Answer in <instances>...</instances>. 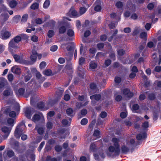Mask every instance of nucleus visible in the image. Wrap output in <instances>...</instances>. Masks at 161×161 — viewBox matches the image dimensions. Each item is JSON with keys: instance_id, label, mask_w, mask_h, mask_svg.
I'll use <instances>...</instances> for the list:
<instances>
[{"instance_id": "nucleus-8", "label": "nucleus", "mask_w": 161, "mask_h": 161, "mask_svg": "<svg viewBox=\"0 0 161 161\" xmlns=\"http://www.w3.org/2000/svg\"><path fill=\"white\" fill-rule=\"evenodd\" d=\"M44 118L42 114L40 112L35 114L31 120L34 122L36 123L39 121L40 119H42Z\"/></svg>"}, {"instance_id": "nucleus-52", "label": "nucleus", "mask_w": 161, "mask_h": 161, "mask_svg": "<svg viewBox=\"0 0 161 161\" xmlns=\"http://www.w3.org/2000/svg\"><path fill=\"white\" fill-rule=\"evenodd\" d=\"M58 49V47L57 46L54 45L51 47L50 50L52 52H55Z\"/></svg>"}, {"instance_id": "nucleus-34", "label": "nucleus", "mask_w": 161, "mask_h": 161, "mask_svg": "<svg viewBox=\"0 0 161 161\" xmlns=\"http://www.w3.org/2000/svg\"><path fill=\"white\" fill-rule=\"evenodd\" d=\"M31 77V74L29 72H28L27 73L25 74V80L26 82L28 81Z\"/></svg>"}, {"instance_id": "nucleus-41", "label": "nucleus", "mask_w": 161, "mask_h": 161, "mask_svg": "<svg viewBox=\"0 0 161 161\" xmlns=\"http://www.w3.org/2000/svg\"><path fill=\"white\" fill-rule=\"evenodd\" d=\"M50 4V2L49 0H46L43 4V8H47Z\"/></svg>"}, {"instance_id": "nucleus-9", "label": "nucleus", "mask_w": 161, "mask_h": 161, "mask_svg": "<svg viewBox=\"0 0 161 161\" xmlns=\"http://www.w3.org/2000/svg\"><path fill=\"white\" fill-rule=\"evenodd\" d=\"M31 71L33 73L36 74V78L39 80H40V81H42L43 82L45 80V78L43 77H41V75L40 73L37 71L36 68H33L32 69Z\"/></svg>"}, {"instance_id": "nucleus-57", "label": "nucleus", "mask_w": 161, "mask_h": 161, "mask_svg": "<svg viewBox=\"0 0 161 161\" xmlns=\"http://www.w3.org/2000/svg\"><path fill=\"white\" fill-rule=\"evenodd\" d=\"M87 122V119H86L84 118L81 120V124L82 125H86Z\"/></svg>"}, {"instance_id": "nucleus-22", "label": "nucleus", "mask_w": 161, "mask_h": 161, "mask_svg": "<svg viewBox=\"0 0 161 161\" xmlns=\"http://www.w3.org/2000/svg\"><path fill=\"white\" fill-rule=\"evenodd\" d=\"M127 7L131 11H133L136 9L135 6L130 2H128L127 3Z\"/></svg>"}, {"instance_id": "nucleus-12", "label": "nucleus", "mask_w": 161, "mask_h": 161, "mask_svg": "<svg viewBox=\"0 0 161 161\" xmlns=\"http://www.w3.org/2000/svg\"><path fill=\"white\" fill-rule=\"evenodd\" d=\"M1 38L3 39H6L10 37L11 34L7 31H2L1 32Z\"/></svg>"}, {"instance_id": "nucleus-13", "label": "nucleus", "mask_w": 161, "mask_h": 161, "mask_svg": "<svg viewBox=\"0 0 161 161\" xmlns=\"http://www.w3.org/2000/svg\"><path fill=\"white\" fill-rule=\"evenodd\" d=\"M11 71L14 74L19 75L21 73V69L19 66L15 65L12 68Z\"/></svg>"}, {"instance_id": "nucleus-47", "label": "nucleus", "mask_w": 161, "mask_h": 161, "mask_svg": "<svg viewBox=\"0 0 161 161\" xmlns=\"http://www.w3.org/2000/svg\"><path fill=\"white\" fill-rule=\"evenodd\" d=\"M114 96L115 97V100L117 101L118 102L120 101L122 98V97L121 96L117 95V94H114Z\"/></svg>"}, {"instance_id": "nucleus-29", "label": "nucleus", "mask_w": 161, "mask_h": 161, "mask_svg": "<svg viewBox=\"0 0 161 161\" xmlns=\"http://www.w3.org/2000/svg\"><path fill=\"white\" fill-rule=\"evenodd\" d=\"M88 102L86 101L84 103H83V102L82 103H77L76 107L78 108H80L81 107H83L86 106L88 104Z\"/></svg>"}, {"instance_id": "nucleus-24", "label": "nucleus", "mask_w": 161, "mask_h": 161, "mask_svg": "<svg viewBox=\"0 0 161 161\" xmlns=\"http://www.w3.org/2000/svg\"><path fill=\"white\" fill-rule=\"evenodd\" d=\"M147 137V134L145 133L140 134L136 136V138L138 140H141L142 139H144Z\"/></svg>"}, {"instance_id": "nucleus-44", "label": "nucleus", "mask_w": 161, "mask_h": 161, "mask_svg": "<svg viewBox=\"0 0 161 161\" xmlns=\"http://www.w3.org/2000/svg\"><path fill=\"white\" fill-rule=\"evenodd\" d=\"M54 34V31L52 30H49L47 33V36L49 38L52 37Z\"/></svg>"}, {"instance_id": "nucleus-39", "label": "nucleus", "mask_w": 161, "mask_h": 161, "mask_svg": "<svg viewBox=\"0 0 161 161\" xmlns=\"http://www.w3.org/2000/svg\"><path fill=\"white\" fill-rule=\"evenodd\" d=\"M73 48V47H71V46H68L67 47V51L69 52V56L71 55L72 56L73 54V52L72 51V49Z\"/></svg>"}, {"instance_id": "nucleus-19", "label": "nucleus", "mask_w": 161, "mask_h": 161, "mask_svg": "<svg viewBox=\"0 0 161 161\" xmlns=\"http://www.w3.org/2000/svg\"><path fill=\"white\" fill-rule=\"evenodd\" d=\"M8 84L6 80L4 78H0V89L5 86Z\"/></svg>"}, {"instance_id": "nucleus-43", "label": "nucleus", "mask_w": 161, "mask_h": 161, "mask_svg": "<svg viewBox=\"0 0 161 161\" xmlns=\"http://www.w3.org/2000/svg\"><path fill=\"white\" fill-rule=\"evenodd\" d=\"M65 19H68L69 20H70V19H69L67 18H66L65 17H63V19L62 20H59L58 21V23L59 25H61V24H63L64 23V20Z\"/></svg>"}, {"instance_id": "nucleus-64", "label": "nucleus", "mask_w": 161, "mask_h": 161, "mask_svg": "<svg viewBox=\"0 0 161 161\" xmlns=\"http://www.w3.org/2000/svg\"><path fill=\"white\" fill-rule=\"evenodd\" d=\"M62 149V147L61 146L59 145H57L55 147V150L57 152H60Z\"/></svg>"}, {"instance_id": "nucleus-20", "label": "nucleus", "mask_w": 161, "mask_h": 161, "mask_svg": "<svg viewBox=\"0 0 161 161\" xmlns=\"http://www.w3.org/2000/svg\"><path fill=\"white\" fill-rule=\"evenodd\" d=\"M15 123V120L14 119L12 118H8L7 121V124L9 125V127H12L14 125V124Z\"/></svg>"}, {"instance_id": "nucleus-62", "label": "nucleus", "mask_w": 161, "mask_h": 161, "mask_svg": "<svg viewBox=\"0 0 161 161\" xmlns=\"http://www.w3.org/2000/svg\"><path fill=\"white\" fill-rule=\"evenodd\" d=\"M107 115V114L105 112H102L100 115V117L102 118H105Z\"/></svg>"}, {"instance_id": "nucleus-10", "label": "nucleus", "mask_w": 161, "mask_h": 161, "mask_svg": "<svg viewBox=\"0 0 161 161\" xmlns=\"http://www.w3.org/2000/svg\"><path fill=\"white\" fill-rule=\"evenodd\" d=\"M68 14L70 16L78 17L80 16L79 14L73 7L71 8Z\"/></svg>"}, {"instance_id": "nucleus-53", "label": "nucleus", "mask_w": 161, "mask_h": 161, "mask_svg": "<svg viewBox=\"0 0 161 161\" xmlns=\"http://www.w3.org/2000/svg\"><path fill=\"white\" fill-rule=\"evenodd\" d=\"M147 36V33L145 32H142L140 34V37L142 39H145Z\"/></svg>"}, {"instance_id": "nucleus-45", "label": "nucleus", "mask_w": 161, "mask_h": 161, "mask_svg": "<svg viewBox=\"0 0 161 161\" xmlns=\"http://www.w3.org/2000/svg\"><path fill=\"white\" fill-rule=\"evenodd\" d=\"M66 112L68 115H71L73 113V111L72 108H69L66 110Z\"/></svg>"}, {"instance_id": "nucleus-28", "label": "nucleus", "mask_w": 161, "mask_h": 161, "mask_svg": "<svg viewBox=\"0 0 161 161\" xmlns=\"http://www.w3.org/2000/svg\"><path fill=\"white\" fill-rule=\"evenodd\" d=\"M44 104L43 102L39 103L37 105V107L38 108L42 110H45L47 109L48 108H44Z\"/></svg>"}, {"instance_id": "nucleus-21", "label": "nucleus", "mask_w": 161, "mask_h": 161, "mask_svg": "<svg viewBox=\"0 0 161 161\" xmlns=\"http://www.w3.org/2000/svg\"><path fill=\"white\" fill-rule=\"evenodd\" d=\"M37 54V53L36 51L34 50L32 51L31 56V59L32 61L35 62L36 61Z\"/></svg>"}, {"instance_id": "nucleus-31", "label": "nucleus", "mask_w": 161, "mask_h": 161, "mask_svg": "<svg viewBox=\"0 0 161 161\" xmlns=\"http://www.w3.org/2000/svg\"><path fill=\"white\" fill-rule=\"evenodd\" d=\"M93 136L97 138H99L100 137V131L97 130H95L94 131Z\"/></svg>"}, {"instance_id": "nucleus-4", "label": "nucleus", "mask_w": 161, "mask_h": 161, "mask_svg": "<svg viewBox=\"0 0 161 161\" xmlns=\"http://www.w3.org/2000/svg\"><path fill=\"white\" fill-rule=\"evenodd\" d=\"M22 125L21 124L18 125L16 127L14 131V136L17 138H19L23 133V130L21 128Z\"/></svg>"}, {"instance_id": "nucleus-55", "label": "nucleus", "mask_w": 161, "mask_h": 161, "mask_svg": "<svg viewBox=\"0 0 161 161\" xmlns=\"http://www.w3.org/2000/svg\"><path fill=\"white\" fill-rule=\"evenodd\" d=\"M85 53V50H84V47L83 46L80 47V54L81 55H84Z\"/></svg>"}, {"instance_id": "nucleus-37", "label": "nucleus", "mask_w": 161, "mask_h": 161, "mask_svg": "<svg viewBox=\"0 0 161 161\" xmlns=\"http://www.w3.org/2000/svg\"><path fill=\"white\" fill-rule=\"evenodd\" d=\"M55 22L53 20H50L48 24V26L51 29H53L55 26Z\"/></svg>"}, {"instance_id": "nucleus-15", "label": "nucleus", "mask_w": 161, "mask_h": 161, "mask_svg": "<svg viewBox=\"0 0 161 161\" xmlns=\"http://www.w3.org/2000/svg\"><path fill=\"white\" fill-rule=\"evenodd\" d=\"M97 67V63L94 61H91L89 64V68L91 71H95Z\"/></svg>"}, {"instance_id": "nucleus-33", "label": "nucleus", "mask_w": 161, "mask_h": 161, "mask_svg": "<svg viewBox=\"0 0 161 161\" xmlns=\"http://www.w3.org/2000/svg\"><path fill=\"white\" fill-rule=\"evenodd\" d=\"M67 34L68 36L72 37L74 35V32L72 29H69L67 31Z\"/></svg>"}, {"instance_id": "nucleus-11", "label": "nucleus", "mask_w": 161, "mask_h": 161, "mask_svg": "<svg viewBox=\"0 0 161 161\" xmlns=\"http://www.w3.org/2000/svg\"><path fill=\"white\" fill-rule=\"evenodd\" d=\"M22 38H26L27 36L25 34H21L19 36H16L13 40L15 42L18 43L21 41Z\"/></svg>"}, {"instance_id": "nucleus-58", "label": "nucleus", "mask_w": 161, "mask_h": 161, "mask_svg": "<svg viewBox=\"0 0 161 161\" xmlns=\"http://www.w3.org/2000/svg\"><path fill=\"white\" fill-rule=\"evenodd\" d=\"M154 3H151L148 4L147 6V8L149 10L152 9L154 6Z\"/></svg>"}, {"instance_id": "nucleus-46", "label": "nucleus", "mask_w": 161, "mask_h": 161, "mask_svg": "<svg viewBox=\"0 0 161 161\" xmlns=\"http://www.w3.org/2000/svg\"><path fill=\"white\" fill-rule=\"evenodd\" d=\"M139 108V106L138 104H136L134 105L132 108L133 111L134 112H136V111Z\"/></svg>"}, {"instance_id": "nucleus-36", "label": "nucleus", "mask_w": 161, "mask_h": 161, "mask_svg": "<svg viewBox=\"0 0 161 161\" xmlns=\"http://www.w3.org/2000/svg\"><path fill=\"white\" fill-rule=\"evenodd\" d=\"M66 28L64 26H60L59 28V33H64L66 31Z\"/></svg>"}, {"instance_id": "nucleus-14", "label": "nucleus", "mask_w": 161, "mask_h": 161, "mask_svg": "<svg viewBox=\"0 0 161 161\" xmlns=\"http://www.w3.org/2000/svg\"><path fill=\"white\" fill-rule=\"evenodd\" d=\"M97 91V89L96 84L94 83L91 84L90 85V89L89 90L90 94H92Z\"/></svg>"}, {"instance_id": "nucleus-40", "label": "nucleus", "mask_w": 161, "mask_h": 161, "mask_svg": "<svg viewBox=\"0 0 161 161\" xmlns=\"http://www.w3.org/2000/svg\"><path fill=\"white\" fill-rule=\"evenodd\" d=\"M85 61V58L83 57L80 58L79 60V64L80 65H82L84 64Z\"/></svg>"}, {"instance_id": "nucleus-63", "label": "nucleus", "mask_w": 161, "mask_h": 161, "mask_svg": "<svg viewBox=\"0 0 161 161\" xmlns=\"http://www.w3.org/2000/svg\"><path fill=\"white\" fill-rule=\"evenodd\" d=\"M14 76L12 74L8 75V79L9 81H12L13 80Z\"/></svg>"}, {"instance_id": "nucleus-25", "label": "nucleus", "mask_w": 161, "mask_h": 161, "mask_svg": "<svg viewBox=\"0 0 161 161\" xmlns=\"http://www.w3.org/2000/svg\"><path fill=\"white\" fill-rule=\"evenodd\" d=\"M43 73L44 75L47 76H51L54 75V74L53 73L51 70L50 69H47L45 70Z\"/></svg>"}, {"instance_id": "nucleus-32", "label": "nucleus", "mask_w": 161, "mask_h": 161, "mask_svg": "<svg viewBox=\"0 0 161 161\" xmlns=\"http://www.w3.org/2000/svg\"><path fill=\"white\" fill-rule=\"evenodd\" d=\"M142 31V30L140 27H136L133 32V35H136L138 34L140 32Z\"/></svg>"}, {"instance_id": "nucleus-56", "label": "nucleus", "mask_w": 161, "mask_h": 161, "mask_svg": "<svg viewBox=\"0 0 161 161\" xmlns=\"http://www.w3.org/2000/svg\"><path fill=\"white\" fill-rule=\"evenodd\" d=\"M118 55L122 56L125 53V51L122 49H120L117 51Z\"/></svg>"}, {"instance_id": "nucleus-42", "label": "nucleus", "mask_w": 161, "mask_h": 161, "mask_svg": "<svg viewBox=\"0 0 161 161\" xmlns=\"http://www.w3.org/2000/svg\"><path fill=\"white\" fill-rule=\"evenodd\" d=\"M86 9L84 7H80V16L84 14L86 11Z\"/></svg>"}, {"instance_id": "nucleus-50", "label": "nucleus", "mask_w": 161, "mask_h": 161, "mask_svg": "<svg viewBox=\"0 0 161 161\" xmlns=\"http://www.w3.org/2000/svg\"><path fill=\"white\" fill-rule=\"evenodd\" d=\"M28 18V15L27 14H24L22 17L21 21L24 22L26 21L27 20Z\"/></svg>"}, {"instance_id": "nucleus-6", "label": "nucleus", "mask_w": 161, "mask_h": 161, "mask_svg": "<svg viewBox=\"0 0 161 161\" xmlns=\"http://www.w3.org/2000/svg\"><path fill=\"white\" fill-rule=\"evenodd\" d=\"M25 115L28 119H31L32 115V112L34 111V109L31 108H26L24 109Z\"/></svg>"}, {"instance_id": "nucleus-51", "label": "nucleus", "mask_w": 161, "mask_h": 161, "mask_svg": "<svg viewBox=\"0 0 161 161\" xmlns=\"http://www.w3.org/2000/svg\"><path fill=\"white\" fill-rule=\"evenodd\" d=\"M54 114V111H51L49 112L47 114V118L48 119H49L50 117L53 116Z\"/></svg>"}, {"instance_id": "nucleus-23", "label": "nucleus", "mask_w": 161, "mask_h": 161, "mask_svg": "<svg viewBox=\"0 0 161 161\" xmlns=\"http://www.w3.org/2000/svg\"><path fill=\"white\" fill-rule=\"evenodd\" d=\"M130 147H129L126 144V146L125 145H123L121 147V152L122 153H126L128 152L129 150Z\"/></svg>"}, {"instance_id": "nucleus-27", "label": "nucleus", "mask_w": 161, "mask_h": 161, "mask_svg": "<svg viewBox=\"0 0 161 161\" xmlns=\"http://www.w3.org/2000/svg\"><path fill=\"white\" fill-rule=\"evenodd\" d=\"M5 154H7L9 158L12 157L14 155L13 151L11 150H8L7 152L5 151L3 153L4 155Z\"/></svg>"}, {"instance_id": "nucleus-30", "label": "nucleus", "mask_w": 161, "mask_h": 161, "mask_svg": "<svg viewBox=\"0 0 161 161\" xmlns=\"http://www.w3.org/2000/svg\"><path fill=\"white\" fill-rule=\"evenodd\" d=\"M13 57L15 60V61L17 62L20 63H22V59L19 56L17 55H14L13 56Z\"/></svg>"}, {"instance_id": "nucleus-48", "label": "nucleus", "mask_w": 161, "mask_h": 161, "mask_svg": "<svg viewBox=\"0 0 161 161\" xmlns=\"http://www.w3.org/2000/svg\"><path fill=\"white\" fill-rule=\"evenodd\" d=\"M135 142V141L134 139H131L130 141H128L127 142V145L130 147Z\"/></svg>"}, {"instance_id": "nucleus-3", "label": "nucleus", "mask_w": 161, "mask_h": 161, "mask_svg": "<svg viewBox=\"0 0 161 161\" xmlns=\"http://www.w3.org/2000/svg\"><path fill=\"white\" fill-rule=\"evenodd\" d=\"M12 128L11 127L3 126L1 128V131L3 134V136L4 140L6 139L9 136Z\"/></svg>"}, {"instance_id": "nucleus-7", "label": "nucleus", "mask_w": 161, "mask_h": 161, "mask_svg": "<svg viewBox=\"0 0 161 161\" xmlns=\"http://www.w3.org/2000/svg\"><path fill=\"white\" fill-rule=\"evenodd\" d=\"M16 43L13 40H11L8 44L9 51L12 53L13 51V49H16L19 48V47L16 45Z\"/></svg>"}, {"instance_id": "nucleus-38", "label": "nucleus", "mask_w": 161, "mask_h": 161, "mask_svg": "<svg viewBox=\"0 0 161 161\" xmlns=\"http://www.w3.org/2000/svg\"><path fill=\"white\" fill-rule=\"evenodd\" d=\"M35 129H37L38 133L40 134H43L44 131V129L43 127H39L38 128V126H36Z\"/></svg>"}, {"instance_id": "nucleus-18", "label": "nucleus", "mask_w": 161, "mask_h": 161, "mask_svg": "<svg viewBox=\"0 0 161 161\" xmlns=\"http://www.w3.org/2000/svg\"><path fill=\"white\" fill-rule=\"evenodd\" d=\"M62 158L60 157H58L56 158H52L50 156H47L46 159V161H61Z\"/></svg>"}, {"instance_id": "nucleus-2", "label": "nucleus", "mask_w": 161, "mask_h": 161, "mask_svg": "<svg viewBox=\"0 0 161 161\" xmlns=\"http://www.w3.org/2000/svg\"><path fill=\"white\" fill-rule=\"evenodd\" d=\"M98 142L92 143L90 146V149L92 151L94 152L93 155L95 159L98 161H101L103 159L105 155L104 151L102 149H99L96 150Z\"/></svg>"}, {"instance_id": "nucleus-61", "label": "nucleus", "mask_w": 161, "mask_h": 161, "mask_svg": "<svg viewBox=\"0 0 161 161\" xmlns=\"http://www.w3.org/2000/svg\"><path fill=\"white\" fill-rule=\"evenodd\" d=\"M121 81V78L118 76H116L115 77L114 79V81L115 83H119Z\"/></svg>"}, {"instance_id": "nucleus-59", "label": "nucleus", "mask_w": 161, "mask_h": 161, "mask_svg": "<svg viewBox=\"0 0 161 161\" xmlns=\"http://www.w3.org/2000/svg\"><path fill=\"white\" fill-rule=\"evenodd\" d=\"M94 9L96 11H99L101 9V7L99 5H96L95 6Z\"/></svg>"}, {"instance_id": "nucleus-54", "label": "nucleus", "mask_w": 161, "mask_h": 161, "mask_svg": "<svg viewBox=\"0 0 161 161\" xmlns=\"http://www.w3.org/2000/svg\"><path fill=\"white\" fill-rule=\"evenodd\" d=\"M115 5L118 8H120L122 7L123 4L122 2L119 1L116 3Z\"/></svg>"}, {"instance_id": "nucleus-26", "label": "nucleus", "mask_w": 161, "mask_h": 161, "mask_svg": "<svg viewBox=\"0 0 161 161\" xmlns=\"http://www.w3.org/2000/svg\"><path fill=\"white\" fill-rule=\"evenodd\" d=\"M17 4V2L15 0H12L9 2V5L12 8L15 7Z\"/></svg>"}, {"instance_id": "nucleus-17", "label": "nucleus", "mask_w": 161, "mask_h": 161, "mask_svg": "<svg viewBox=\"0 0 161 161\" xmlns=\"http://www.w3.org/2000/svg\"><path fill=\"white\" fill-rule=\"evenodd\" d=\"M90 98L92 100V103L93 104L95 103V101H97L100 99L101 97L99 94H96L91 96Z\"/></svg>"}, {"instance_id": "nucleus-1", "label": "nucleus", "mask_w": 161, "mask_h": 161, "mask_svg": "<svg viewBox=\"0 0 161 161\" xmlns=\"http://www.w3.org/2000/svg\"><path fill=\"white\" fill-rule=\"evenodd\" d=\"M119 140L115 137L113 138L111 140L112 143L109 146L106 153L108 156L111 157L113 155H118L120 152L119 143Z\"/></svg>"}, {"instance_id": "nucleus-60", "label": "nucleus", "mask_w": 161, "mask_h": 161, "mask_svg": "<svg viewBox=\"0 0 161 161\" xmlns=\"http://www.w3.org/2000/svg\"><path fill=\"white\" fill-rule=\"evenodd\" d=\"M9 115L10 117L14 118L16 115V114L14 111H12L9 113Z\"/></svg>"}, {"instance_id": "nucleus-16", "label": "nucleus", "mask_w": 161, "mask_h": 161, "mask_svg": "<svg viewBox=\"0 0 161 161\" xmlns=\"http://www.w3.org/2000/svg\"><path fill=\"white\" fill-rule=\"evenodd\" d=\"M13 93V92L11 88L10 87H8L4 91L3 93V95L4 96H11Z\"/></svg>"}, {"instance_id": "nucleus-5", "label": "nucleus", "mask_w": 161, "mask_h": 161, "mask_svg": "<svg viewBox=\"0 0 161 161\" xmlns=\"http://www.w3.org/2000/svg\"><path fill=\"white\" fill-rule=\"evenodd\" d=\"M121 91L123 96L125 97H130L133 96V93L127 88H124L122 89Z\"/></svg>"}, {"instance_id": "nucleus-49", "label": "nucleus", "mask_w": 161, "mask_h": 161, "mask_svg": "<svg viewBox=\"0 0 161 161\" xmlns=\"http://www.w3.org/2000/svg\"><path fill=\"white\" fill-rule=\"evenodd\" d=\"M46 65V63L45 62H42L40 64V68L42 69H44Z\"/></svg>"}, {"instance_id": "nucleus-35", "label": "nucleus", "mask_w": 161, "mask_h": 161, "mask_svg": "<svg viewBox=\"0 0 161 161\" xmlns=\"http://www.w3.org/2000/svg\"><path fill=\"white\" fill-rule=\"evenodd\" d=\"M39 7V4L36 3H33L31 6V8L32 9H38Z\"/></svg>"}]
</instances>
